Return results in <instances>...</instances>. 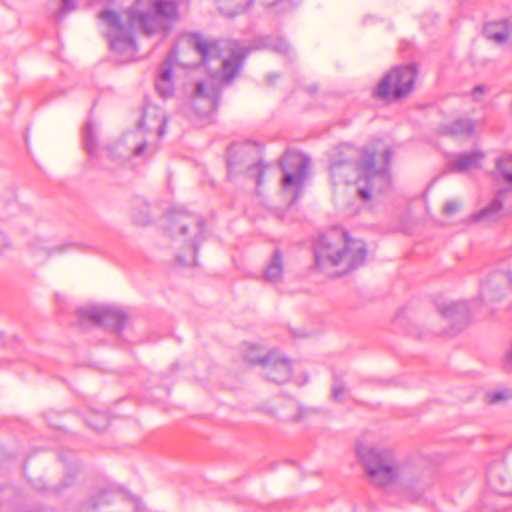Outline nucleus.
I'll return each mask as SVG.
<instances>
[{
	"instance_id": "1",
	"label": "nucleus",
	"mask_w": 512,
	"mask_h": 512,
	"mask_svg": "<svg viewBox=\"0 0 512 512\" xmlns=\"http://www.w3.org/2000/svg\"><path fill=\"white\" fill-rule=\"evenodd\" d=\"M178 17V4L174 0H135L123 15L112 10L99 14L106 26L110 48L122 61L132 60L137 50L132 29H139L148 36L165 37Z\"/></svg>"
},
{
	"instance_id": "2",
	"label": "nucleus",
	"mask_w": 512,
	"mask_h": 512,
	"mask_svg": "<svg viewBox=\"0 0 512 512\" xmlns=\"http://www.w3.org/2000/svg\"><path fill=\"white\" fill-rule=\"evenodd\" d=\"M189 42L201 56L203 64L213 69L207 82H198L191 97V105L200 115H208L217 107L219 83H230L241 70L247 56V48L238 41L209 40L192 34Z\"/></svg>"
},
{
	"instance_id": "3",
	"label": "nucleus",
	"mask_w": 512,
	"mask_h": 512,
	"mask_svg": "<svg viewBox=\"0 0 512 512\" xmlns=\"http://www.w3.org/2000/svg\"><path fill=\"white\" fill-rule=\"evenodd\" d=\"M389 150L383 152V164L376 167L375 154L361 151L350 144L339 145L330 157V172L334 183L352 184L363 200H373L391 186L387 164Z\"/></svg>"
},
{
	"instance_id": "4",
	"label": "nucleus",
	"mask_w": 512,
	"mask_h": 512,
	"mask_svg": "<svg viewBox=\"0 0 512 512\" xmlns=\"http://www.w3.org/2000/svg\"><path fill=\"white\" fill-rule=\"evenodd\" d=\"M356 452L373 484L382 487L398 484L411 499L423 492L425 484L420 474L399 463L392 450L359 443Z\"/></svg>"
},
{
	"instance_id": "5",
	"label": "nucleus",
	"mask_w": 512,
	"mask_h": 512,
	"mask_svg": "<svg viewBox=\"0 0 512 512\" xmlns=\"http://www.w3.org/2000/svg\"><path fill=\"white\" fill-rule=\"evenodd\" d=\"M366 254L365 243L349 237L343 229L322 235L314 245L316 265L332 275H342L358 268L364 263Z\"/></svg>"
},
{
	"instance_id": "6",
	"label": "nucleus",
	"mask_w": 512,
	"mask_h": 512,
	"mask_svg": "<svg viewBox=\"0 0 512 512\" xmlns=\"http://www.w3.org/2000/svg\"><path fill=\"white\" fill-rule=\"evenodd\" d=\"M166 116L164 112L149 105L144 109L143 117L135 131L124 134L113 146L105 149L110 157L143 156L146 149V135L162 137L165 134Z\"/></svg>"
},
{
	"instance_id": "7",
	"label": "nucleus",
	"mask_w": 512,
	"mask_h": 512,
	"mask_svg": "<svg viewBox=\"0 0 512 512\" xmlns=\"http://www.w3.org/2000/svg\"><path fill=\"white\" fill-rule=\"evenodd\" d=\"M169 221L168 229L175 237L178 262L186 266L196 265V252L204 235L201 218L188 212H179L170 215Z\"/></svg>"
},
{
	"instance_id": "8",
	"label": "nucleus",
	"mask_w": 512,
	"mask_h": 512,
	"mask_svg": "<svg viewBox=\"0 0 512 512\" xmlns=\"http://www.w3.org/2000/svg\"><path fill=\"white\" fill-rule=\"evenodd\" d=\"M416 76L417 69L414 65L395 67L383 77L374 95L385 101L400 99L413 90Z\"/></svg>"
},
{
	"instance_id": "9",
	"label": "nucleus",
	"mask_w": 512,
	"mask_h": 512,
	"mask_svg": "<svg viewBox=\"0 0 512 512\" xmlns=\"http://www.w3.org/2000/svg\"><path fill=\"white\" fill-rule=\"evenodd\" d=\"M310 160L301 153H287L281 160L283 171L282 187L285 191L293 193V201L301 194L307 178Z\"/></svg>"
},
{
	"instance_id": "10",
	"label": "nucleus",
	"mask_w": 512,
	"mask_h": 512,
	"mask_svg": "<svg viewBox=\"0 0 512 512\" xmlns=\"http://www.w3.org/2000/svg\"><path fill=\"white\" fill-rule=\"evenodd\" d=\"M246 358L254 364H261L264 368L265 376L272 382L284 383L291 378V366L284 357L271 354L268 357H260V348L251 345Z\"/></svg>"
},
{
	"instance_id": "11",
	"label": "nucleus",
	"mask_w": 512,
	"mask_h": 512,
	"mask_svg": "<svg viewBox=\"0 0 512 512\" xmlns=\"http://www.w3.org/2000/svg\"><path fill=\"white\" fill-rule=\"evenodd\" d=\"M512 293V274L510 271L493 272L480 287V298L491 309Z\"/></svg>"
},
{
	"instance_id": "12",
	"label": "nucleus",
	"mask_w": 512,
	"mask_h": 512,
	"mask_svg": "<svg viewBox=\"0 0 512 512\" xmlns=\"http://www.w3.org/2000/svg\"><path fill=\"white\" fill-rule=\"evenodd\" d=\"M512 207V189L504 188L499 190L496 198L490 205L471 215L474 223H489L500 218Z\"/></svg>"
},
{
	"instance_id": "13",
	"label": "nucleus",
	"mask_w": 512,
	"mask_h": 512,
	"mask_svg": "<svg viewBox=\"0 0 512 512\" xmlns=\"http://www.w3.org/2000/svg\"><path fill=\"white\" fill-rule=\"evenodd\" d=\"M83 315L99 325H109L120 330L125 320V314L116 307L93 305L83 309Z\"/></svg>"
},
{
	"instance_id": "14",
	"label": "nucleus",
	"mask_w": 512,
	"mask_h": 512,
	"mask_svg": "<svg viewBox=\"0 0 512 512\" xmlns=\"http://www.w3.org/2000/svg\"><path fill=\"white\" fill-rule=\"evenodd\" d=\"M176 57L177 51L173 49L158 70L155 87L162 98H168L173 94V66L176 62Z\"/></svg>"
},
{
	"instance_id": "15",
	"label": "nucleus",
	"mask_w": 512,
	"mask_h": 512,
	"mask_svg": "<svg viewBox=\"0 0 512 512\" xmlns=\"http://www.w3.org/2000/svg\"><path fill=\"white\" fill-rule=\"evenodd\" d=\"M487 39L512 47V19L490 22L484 28Z\"/></svg>"
},
{
	"instance_id": "16",
	"label": "nucleus",
	"mask_w": 512,
	"mask_h": 512,
	"mask_svg": "<svg viewBox=\"0 0 512 512\" xmlns=\"http://www.w3.org/2000/svg\"><path fill=\"white\" fill-rule=\"evenodd\" d=\"M482 159L483 154L480 152L458 154L450 160V170L455 172L469 171L479 167Z\"/></svg>"
},
{
	"instance_id": "17",
	"label": "nucleus",
	"mask_w": 512,
	"mask_h": 512,
	"mask_svg": "<svg viewBox=\"0 0 512 512\" xmlns=\"http://www.w3.org/2000/svg\"><path fill=\"white\" fill-rule=\"evenodd\" d=\"M439 312L444 318L451 321H465L470 313L467 302H448L438 306Z\"/></svg>"
},
{
	"instance_id": "18",
	"label": "nucleus",
	"mask_w": 512,
	"mask_h": 512,
	"mask_svg": "<svg viewBox=\"0 0 512 512\" xmlns=\"http://www.w3.org/2000/svg\"><path fill=\"white\" fill-rule=\"evenodd\" d=\"M443 132L453 136H471L475 132V124L470 119H457L443 127Z\"/></svg>"
},
{
	"instance_id": "19",
	"label": "nucleus",
	"mask_w": 512,
	"mask_h": 512,
	"mask_svg": "<svg viewBox=\"0 0 512 512\" xmlns=\"http://www.w3.org/2000/svg\"><path fill=\"white\" fill-rule=\"evenodd\" d=\"M283 273L282 255L279 251H275L272 259L268 263L264 277L267 281L277 282L280 280Z\"/></svg>"
},
{
	"instance_id": "20",
	"label": "nucleus",
	"mask_w": 512,
	"mask_h": 512,
	"mask_svg": "<svg viewBox=\"0 0 512 512\" xmlns=\"http://www.w3.org/2000/svg\"><path fill=\"white\" fill-rule=\"evenodd\" d=\"M220 10L229 16H234L247 9L251 0H216Z\"/></svg>"
},
{
	"instance_id": "21",
	"label": "nucleus",
	"mask_w": 512,
	"mask_h": 512,
	"mask_svg": "<svg viewBox=\"0 0 512 512\" xmlns=\"http://www.w3.org/2000/svg\"><path fill=\"white\" fill-rule=\"evenodd\" d=\"M496 168L498 175L512 189V154L501 156L497 160Z\"/></svg>"
},
{
	"instance_id": "22",
	"label": "nucleus",
	"mask_w": 512,
	"mask_h": 512,
	"mask_svg": "<svg viewBox=\"0 0 512 512\" xmlns=\"http://www.w3.org/2000/svg\"><path fill=\"white\" fill-rule=\"evenodd\" d=\"M84 141L87 153L96 156V130L92 123H87L84 130Z\"/></svg>"
},
{
	"instance_id": "23",
	"label": "nucleus",
	"mask_w": 512,
	"mask_h": 512,
	"mask_svg": "<svg viewBox=\"0 0 512 512\" xmlns=\"http://www.w3.org/2000/svg\"><path fill=\"white\" fill-rule=\"evenodd\" d=\"M262 47L271 48L280 53H287L289 51L288 43L281 38H277V39L267 38L265 40V43L262 46H260L259 48H262Z\"/></svg>"
},
{
	"instance_id": "24",
	"label": "nucleus",
	"mask_w": 512,
	"mask_h": 512,
	"mask_svg": "<svg viewBox=\"0 0 512 512\" xmlns=\"http://www.w3.org/2000/svg\"><path fill=\"white\" fill-rule=\"evenodd\" d=\"M332 396L335 401L344 402L348 398V391L342 383H335L332 389Z\"/></svg>"
},
{
	"instance_id": "25",
	"label": "nucleus",
	"mask_w": 512,
	"mask_h": 512,
	"mask_svg": "<svg viewBox=\"0 0 512 512\" xmlns=\"http://www.w3.org/2000/svg\"><path fill=\"white\" fill-rule=\"evenodd\" d=\"M96 420L92 421L91 419H87V424L91 426L95 430H102L107 426L108 418L104 413H99L95 415Z\"/></svg>"
},
{
	"instance_id": "26",
	"label": "nucleus",
	"mask_w": 512,
	"mask_h": 512,
	"mask_svg": "<svg viewBox=\"0 0 512 512\" xmlns=\"http://www.w3.org/2000/svg\"><path fill=\"white\" fill-rule=\"evenodd\" d=\"M248 174L250 176L256 177L257 185H260L262 182V174L264 172V166L261 162H257L253 165V167L248 168Z\"/></svg>"
},
{
	"instance_id": "27",
	"label": "nucleus",
	"mask_w": 512,
	"mask_h": 512,
	"mask_svg": "<svg viewBox=\"0 0 512 512\" xmlns=\"http://www.w3.org/2000/svg\"><path fill=\"white\" fill-rule=\"evenodd\" d=\"M461 203L458 200L447 201L444 205L443 211L447 215H453L459 211Z\"/></svg>"
},
{
	"instance_id": "28",
	"label": "nucleus",
	"mask_w": 512,
	"mask_h": 512,
	"mask_svg": "<svg viewBox=\"0 0 512 512\" xmlns=\"http://www.w3.org/2000/svg\"><path fill=\"white\" fill-rule=\"evenodd\" d=\"M229 153H230V156L228 158L227 165L229 168V172H231L232 169L237 166V161L233 158V155L242 153V152L239 150V148L237 146H233L230 148Z\"/></svg>"
},
{
	"instance_id": "29",
	"label": "nucleus",
	"mask_w": 512,
	"mask_h": 512,
	"mask_svg": "<svg viewBox=\"0 0 512 512\" xmlns=\"http://www.w3.org/2000/svg\"><path fill=\"white\" fill-rule=\"evenodd\" d=\"M487 397L490 403H497L507 398L506 394L502 391L492 392Z\"/></svg>"
},
{
	"instance_id": "30",
	"label": "nucleus",
	"mask_w": 512,
	"mask_h": 512,
	"mask_svg": "<svg viewBox=\"0 0 512 512\" xmlns=\"http://www.w3.org/2000/svg\"><path fill=\"white\" fill-rule=\"evenodd\" d=\"M40 248L45 249L47 251V255L54 254L56 250H59V251L63 250L62 246L56 247V246L41 245Z\"/></svg>"
},
{
	"instance_id": "31",
	"label": "nucleus",
	"mask_w": 512,
	"mask_h": 512,
	"mask_svg": "<svg viewBox=\"0 0 512 512\" xmlns=\"http://www.w3.org/2000/svg\"><path fill=\"white\" fill-rule=\"evenodd\" d=\"M484 87L483 86H477L475 87V89L473 90V93H472V96L473 98L476 100V101H479L480 100V95L483 94L484 92Z\"/></svg>"
},
{
	"instance_id": "32",
	"label": "nucleus",
	"mask_w": 512,
	"mask_h": 512,
	"mask_svg": "<svg viewBox=\"0 0 512 512\" xmlns=\"http://www.w3.org/2000/svg\"><path fill=\"white\" fill-rule=\"evenodd\" d=\"M9 245L8 238L5 234L0 232V252Z\"/></svg>"
},
{
	"instance_id": "33",
	"label": "nucleus",
	"mask_w": 512,
	"mask_h": 512,
	"mask_svg": "<svg viewBox=\"0 0 512 512\" xmlns=\"http://www.w3.org/2000/svg\"><path fill=\"white\" fill-rule=\"evenodd\" d=\"M276 3H277L276 0H263V4L267 5V6H272V5H275Z\"/></svg>"
}]
</instances>
